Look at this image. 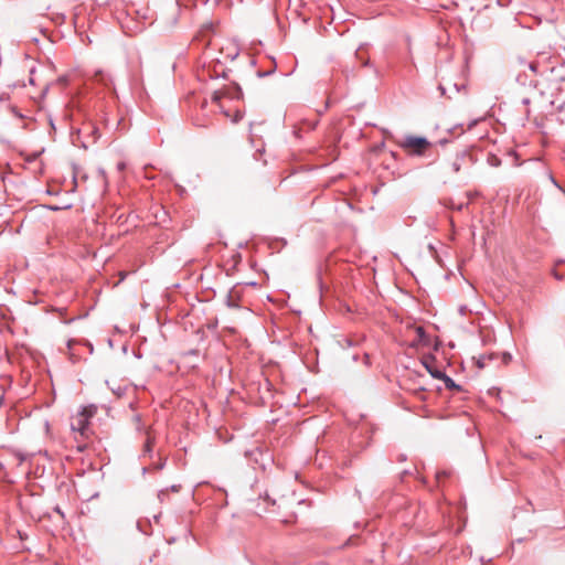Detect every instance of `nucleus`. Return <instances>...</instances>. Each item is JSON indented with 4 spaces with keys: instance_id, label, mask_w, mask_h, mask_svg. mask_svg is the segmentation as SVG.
<instances>
[{
    "instance_id": "obj_1",
    "label": "nucleus",
    "mask_w": 565,
    "mask_h": 565,
    "mask_svg": "<svg viewBox=\"0 0 565 565\" xmlns=\"http://www.w3.org/2000/svg\"><path fill=\"white\" fill-rule=\"evenodd\" d=\"M399 146L412 156H423L431 148V143L424 137L408 136Z\"/></svg>"
},
{
    "instance_id": "obj_2",
    "label": "nucleus",
    "mask_w": 565,
    "mask_h": 565,
    "mask_svg": "<svg viewBox=\"0 0 565 565\" xmlns=\"http://www.w3.org/2000/svg\"><path fill=\"white\" fill-rule=\"evenodd\" d=\"M97 412V407L95 405L85 406L81 413L76 416L72 417L71 428L73 431H78L82 436L86 435L88 428V420L93 417Z\"/></svg>"
},
{
    "instance_id": "obj_3",
    "label": "nucleus",
    "mask_w": 565,
    "mask_h": 565,
    "mask_svg": "<svg viewBox=\"0 0 565 565\" xmlns=\"http://www.w3.org/2000/svg\"><path fill=\"white\" fill-rule=\"evenodd\" d=\"M424 334L425 332L422 327H415L411 321H407L402 342L409 347H417L423 342Z\"/></svg>"
},
{
    "instance_id": "obj_4",
    "label": "nucleus",
    "mask_w": 565,
    "mask_h": 565,
    "mask_svg": "<svg viewBox=\"0 0 565 565\" xmlns=\"http://www.w3.org/2000/svg\"><path fill=\"white\" fill-rule=\"evenodd\" d=\"M221 99H222L221 93L220 92H214V94L212 96V100L218 105L222 114L226 118L231 119V121L233 124H237L243 118L244 114L239 109H236L234 111H232L231 109H225L223 104L221 103Z\"/></svg>"
},
{
    "instance_id": "obj_5",
    "label": "nucleus",
    "mask_w": 565,
    "mask_h": 565,
    "mask_svg": "<svg viewBox=\"0 0 565 565\" xmlns=\"http://www.w3.org/2000/svg\"><path fill=\"white\" fill-rule=\"evenodd\" d=\"M425 366L435 379H440L441 376H444V374L440 371L430 369V364H427L426 362Z\"/></svg>"
},
{
    "instance_id": "obj_6",
    "label": "nucleus",
    "mask_w": 565,
    "mask_h": 565,
    "mask_svg": "<svg viewBox=\"0 0 565 565\" xmlns=\"http://www.w3.org/2000/svg\"><path fill=\"white\" fill-rule=\"evenodd\" d=\"M395 320H396V321H398V322H399V324H402V323H403V320H402V318L399 317V315H396V316H395Z\"/></svg>"
},
{
    "instance_id": "obj_7",
    "label": "nucleus",
    "mask_w": 565,
    "mask_h": 565,
    "mask_svg": "<svg viewBox=\"0 0 565 565\" xmlns=\"http://www.w3.org/2000/svg\"><path fill=\"white\" fill-rule=\"evenodd\" d=\"M446 384H447L448 387L449 386H454V382L450 379H447V383Z\"/></svg>"
},
{
    "instance_id": "obj_8",
    "label": "nucleus",
    "mask_w": 565,
    "mask_h": 565,
    "mask_svg": "<svg viewBox=\"0 0 565 565\" xmlns=\"http://www.w3.org/2000/svg\"><path fill=\"white\" fill-rule=\"evenodd\" d=\"M146 449H147V450H150V449H151V443H150V440H148V441H147V444H146Z\"/></svg>"
},
{
    "instance_id": "obj_9",
    "label": "nucleus",
    "mask_w": 565,
    "mask_h": 565,
    "mask_svg": "<svg viewBox=\"0 0 565 565\" xmlns=\"http://www.w3.org/2000/svg\"><path fill=\"white\" fill-rule=\"evenodd\" d=\"M561 111H565V106H563V107L561 108Z\"/></svg>"
}]
</instances>
